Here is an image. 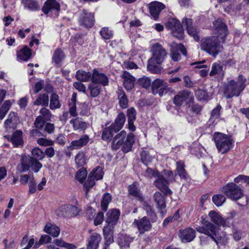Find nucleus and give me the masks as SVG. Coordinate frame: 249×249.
I'll return each mask as SVG.
<instances>
[{
    "label": "nucleus",
    "mask_w": 249,
    "mask_h": 249,
    "mask_svg": "<svg viewBox=\"0 0 249 249\" xmlns=\"http://www.w3.org/2000/svg\"><path fill=\"white\" fill-rule=\"evenodd\" d=\"M193 96L191 92L188 90L179 91L173 99V102L177 106H181L184 103H187L191 101Z\"/></svg>",
    "instance_id": "obj_14"
},
{
    "label": "nucleus",
    "mask_w": 249,
    "mask_h": 249,
    "mask_svg": "<svg viewBox=\"0 0 249 249\" xmlns=\"http://www.w3.org/2000/svg\"><path fill=\"white\" fill-rule=\"evenodd\" d=\"M119 216L120 212L118 210H110L107 213L106 222L112 225H115L118 221Z\"/></svg>",
    "instance_id": "obj_31"
},
{
    "label": "nucleus",
    "mask_w": 249,
    "mask_h": 249,
    "mask_svg": "<svg viewBox=\"0 0 249 249\" xmlns=\"http://www.w3.org/2000/svg\"><path fill=\"white\" fill-rule=\"evenodd\" d=\"M5 137L8 141L11 142L15 147H18L23 145L22 132L20 130H17L11 136H6Z\"/></svg>",
    "instance_id": "obj_20"
},
{
    "label": "nucleus",
    "mask_w": 249,
    "mask_h": 249,
    "mask_svg": "<svg viewBox=\"0 0 249 249\" xmlns=\"http://www.w3.org/2000/svg\"><path fill=\"white\" fill-rule=\"evenodd\" d=\"M168 183L167 180L164 178V176L160 174L154 181V185L167 196L171 195L172 193L167 186Z\"/></svg>",
    "instance_id": "obj_18"
},
{
    "label": "nucleus",
    "mask_w": 249,
    "mask_h": 249,
    "mask_svg": "<svg viewBox=\"0 0 249 249\" xmlns=\"http://www.w3.org/2000/svg\"><path fill=\"white\" fill-rule=\"evenodd\" d=\"M134 136L132 133L126 135L124 131H122L113 138L111 146L113 149H118L122 146V150L124 153H127L131 150L134 142Z\"/></svg>",
    "instance_id": "obj_2"
},
{
    "label": "nucleus",
    "mask_w": 249,
    "mask_h": 249,
    "mask_svg": "<svg viewBox=\"0 0 249 249\" xmlns=\"http://www.w3.org/2000/svg\"><path fill=\"white\" fill-rule=\"evenodd\" d=\"M17 121V116L16 113L14 112H11L8 116V118L5 120L4 124L6 128L8 127H13Z\"/></svg>",
    "instance_id": "obj_50"
},
{
    "label": "nucleus",
    "mask_w": 249,
    "mask_h": 249,
    "mask_svg": "<svg viewBox=\"0 0 249 249\" xmlns=\"http://www.w3.org/2000/svg\"><path fill=\"white\" fill-rule=\"evenodd\" d=\"M46 121H45L44 119H41V117L37 116L36 118L35 122L34 123V125L38 129L32 130L31 133L33 136H45V135L42 134L38 129H41L43 127V126L44 125Z\"/></svg>",
    "instance_id": "obj_33"
},
{
    "label": "nucleus",
    "mask_w": 249,
    "mask_h": 249,
    "mask_svg": "<svg viewBox=\"0 0 249 249\" xmlns=\"http://www.w3.org/2000/svg\"><path fill=\"white\" fill-rule=\"evenodd\" d=\"M42 10L45 14L54 12V14L58 15L60 11V5L55 0H47L42 7Z\"/></svg>",
    "instance_id": "obj_16"
},
{
    "label": "nucleus",
    "mask_w": 249,
    "mask_h": 249,
    "mask_svg": "<svg viewBox=\"0 0 249 249\" xmlns=\"http://www.w3.org/2000/svg\"><path fill=\"white\" fill-rule=\"evenodd\" d=\"M95 179L90 177L89 175L87 181L84 183V187L86 191V194H87L89 189L92 188L95 184Z\"/></svg>",
    "instance_id": "obj_63"
},
{
    "label": "nucleus",
    "mask_w": 249,
    "mask_h": 249,
    "mask_svg": "<svg viewBox=\"0 0 249 249\" xmlns=\"http://www.w3.org/2000/svg\"><path fill=\"white\" fill-rule=\"evenodd\" d=\"M31 163H30V167L34 171V172L37 173L39 171L40 169L42 167V165L38 160H36L32 158Z\"/></svg>",
    "instance_id": "obj_64"
},
{
    "label": "nucleus",
    "mask_w": 249,
    "mask_h": 249,
    "mask_svg": "<svg viewBox=\"0 0 249 249\" xmlns=\"http://www.w3.org/2000/svg\"><path fill=\"white\" fill-rule=\"evenodd\" d=\"M134 227L137 228L139 232L141 234L149 231L152 228L150 221L146 216H144L141 219H135L133 222Z\"/></svg>",
    "instance_id": "obj_11"
},
{
    "label": "nucleus",
    "mask_w": 249,
    "mask_h": 249,
    "mask_svg": "<svg viewBox=\"0 0 249 249\" xmlns=\"http://www.w3.org/2000/svg\"><path fill=\"white\" fill-rule=\"evenodd\" d=\"M122 77L124 79V85L126 89L129 90L132 89L134 86L135 78L126 71L124 72Z\"/></svg>",
    "instance_id": "obj_28"
},
{
    "label": "nucleus",
    "mask_w": 249,
    "mask_h": 249,
    "mask_svg": "<svg viewBox=\"0 0 249 249\" xmlns=\"http://www.w3.org/2000/svg\"><path fill=\"white\" fill-rule=\"evenodd\" d=\"M100 34L105 40L110 39L113 36V32L108 27H103L100 32Z\"/></svg>",
    "instance_id": "obj_57"
},
{
    "label": "nucleus",
    "mask_w": 249,
    "mask_h": 249,
    "mask_svg": "<svg viewBox=\"0 0 249 249\" xmlns=\"http://www.w3.org/2000/svg\"><path fill=\"white\" fill-rule=\"evenodd\" d=\"M114 129L110 125L105 128L102 132V139L106 141H110L113 137Z\"/></svg>",
    "instance_id": "obj_47"
},
{
    "label": "nucleus",
    "mask_w": 249,
    "mask_h": 249,
    "mask_svg": "<svg viewBox=\"0 0 249 249\" xmlns=\"http://www.w3.org/2000/svg\"><path fill=\"white\" fill-rule=\"evenodd\" d=\"M32 158L25 155H22L20 160V162L17 166V170L20 173L28 171L31 166L30 163Z\"/></svg>",
    "instance_id": "obj_24"
},
{
    "label": "nucleus",
    "mask_w": 249,
    "mask_h": 249,
    "mask_svg": "<svg viewBox=\"0 0 249 249\" xmlns=\"http://www.w3.org/2000/svg\"><path fill=\"white\" fill-rule=\"evenodd\" d=\"M165 7V5L161 2L158 1L152 2L149 4L150 14L152 17L156 20L159 18L160 13Z\"/></svg>",
    "instance_id": "obj_19"
},
{
    "label": "nucleus",
    "mask_w": 249,
    "mask_h": 249,
    "mask_svg": "<svg viewBox=\"0 0 249 249\" xmlns=\"http://www.w3.org/2000/svg\"><path fill=\"white\" fill-rule=\"evenodd\" d=\"M70 123L73 125L74 130H84L87 128V124L79 118L71 120Z\"/></svg>",
    "instance_id": "obj_48"
},
{
    "label": "nucleus",
    "mask_w": 249,
    "mask_h": 249,
    "mask_svg": "<svg viewBox=\"0 0 249 249\" xmlns=\"http://www.w3.org/2000/svg\"><path fill=\"white\" fill-rule=\"evenodd\" d=\"M91 82L100 86H106L108 85V78L107 75L94 69L91 76Z\"/></svg>",
    "instance_id": "obj_17"
},
{
    "label": "nucleus",
    "mask_w": 249,
    "mask_h": 249,
    "mask_svg": "<svg viewBox=\"0 0 249 249\" xmlns=\"http://www.w3.org/2000/svg\"><path fill=\"white\" fill-rule=\"evenodd\" d=\"M142 161L146 165L150 163L153 160V157L149 155L147 151H143L141 153Z\"/></svg>",
    "instance_id": "obj_56"
},
{
    "label": "nucleus",
    "mask_w": 249,
    "mask_h": 249,
    "mask_svg": "<svg viewBox=\"0 0 249 249\" xmlns=\"http://www.w3.org/2000/svg\"><path fill=\"white\" fill-rule=\"evenodd\" d=\"M32 157H30L36 160H42L45 157L44 153L38 147H36L32 149Z\"/></svg>",
    "instance_id": "obj_51"
},
{
    "label": "nucleus",
    "mask_w": 249,
    "mask_h": 249,
    "mask_svg": "<svg viewBox=\"0 0 249 249\" xmlns=\"http://www.w3.org/2000/svg\"><path fill=\"white\" fill-rule=\"evenodd\" d=\"M156 62L151 63L148 60L147 67V70L153 73L160 74L162 72V68Z\"/></svg>",
    "instance_id": "obj_46"
},
{
    "label": "nucleus",
    "mask_w": 249,
    "mask_h": 249,
    "mask_svg": "<svg viewBox=\"0 0 249 249\" xmlns=\"http://www.w3.org/2000/svg\"><path fill=\"white\" fill-rule=\"evenodd\" d=\"M112 199L111 196L108 193H106L103 195L101 201V206L103 211H107L108 208V204Z\"/></svg>",
    "instance_id": "obj_52"
},
{
    "label": "nucleus",
    "mask_w": 249,
    "mask_h": 249,
    "mask_svg": "<svg viewBox=\"0 0 249 249\" xmlns=\"http://www.w3.org/2000/svg\"><path fill=\"white\" fill-rule=\"evenodd\" d=\"M101 240L102 237L99 233H92L87 239V249H97Z\"/></svg>",
    "instance_id": "obj_23"
},
{
    "label": "nucleus",
    "mask_w": 249,
    "mask_h": 249,
    "mask_svg": "<svg viewBox=\"0 0 249 249\" xmlns=\"http://www.w3.org/2000/svg\"><path fill=\"white\" fill-rule=\"evenodd\" d=\"M221 108L220 106H218L212 110L211 116L209 120L210 122L214 123L215 120L219 117Z\"/></svg>",
    "instance_id": "obj_62"
},
{
    "label": "nucleus",
    "mask_w": 249,
    "mask_h": 249,
    "mask_svg": "<svg viewBox=\"0 0 249 249\" xmlns=\"http://www.w3.org/2000/svg\"><path fill=\"white\" fill-rule=\"evenodd\" d=\"M201 219L202 226H198L196 230L199 233L209 236L216 244H218L219 241L222 239V236L219 234L218 228L210 221L203 222Z\"/></svg>",
    "instance_id": "obj_5"
},
{
    "label": "nucleus",
    "mask_w": 249,
    "mask_h": 249,
    "mask_svg": "<svg viewBox=\"0 0 249 249\" xmlns=\"http://www.w3.org/2000/svg\"><path fill=\"white\" fill-rule=\"evenodd\" d=\"M196 233V232L195 230L188 228L184 230H180L179 237L182 242H189L195 238Z\"/></svg>",
    "instance_id": "obj_21"
},
{
    "label": "nucleus",
    "mask_w": 249,
    "mask_h": 249,
    "mask_svg": "<svg viewBox=\"0 0 249 249\" xmlns=\"http://www.w3.org/2000/svg\"><path fill=\"white\" fill-rule=\"evenodd\" d=\"M36 106H42L47 107L49 105V96L46 93L40 94L34 102Z\"/></svg>",
    "instance_id": "obj_41"
},
{
    "label": "nucleus",
    "mask_w": 249,
    "mask_h": 249,
    "mask_svg": "<svg viewBox=\"0 0 249 249\" xmlns=\"http://www.w3.org/2000/svg\"><path fill=\"white\" fill-rule=\"evenodd\" d=\"M88 89L90 91V96L92 97L98 96L101 90V87L100 85L91 82L88 86Z\"/></svg>",
    "instance_id": "obj_44"
},
{
    "label": "nucleus",
    "mask_w": 249,
    "mask_h": 249,
    "mask_svg": "<svg viewBox=\"0 0 249 249\" xmlns=\"http://www.w3.org/2000/svg\"><path fill=\"white\" fill-rule=\"evenodd\" d=\"M182 23L186 26L188 34L192 36L196 41L199 40L198 32L197 30L192 25V19L189 18H184Z\"/></svg>",
    "instance_id": "obj_22"
},
{
    "label": "nucleus",
    "mask_w": 249,
    "mask_h": 249,
    "mask_svg": "<svg viewBox=\"0 0 249 249\" xmlns=\"http://www.w3.org/2000/svg\"><path fill=\"white\" fill-rule=\"evenodd\" d=\"M215 34L221 37L222 42L224 43L228 34V27L221 19H218L213 23Z\"/></svg>",
    "instance_id": "obj_12"
},
{
    "label": "nucleus",
    "mask_w": 249,
    "mask_h": 249,
    "mask_svg": "<svg viewBox=\"0 0 249 249\" xmlns=\"http://www.w3.org/2000/svg\"><path fill=\"white\" fill-rule=\"evenodd\" d=\"M246 78L243 75H240L237 78L225 83L223 85L225 97L227 99H231L234 96H239L246 86Z\"/></svg>",
    "instance_id": "obj_1"
},
{
    "label": "nucleus",
    "mask_w": 249,
    "mask_h": 249,
    "mask_svg": "<svg viewBox=\"0 0 249 249\" xmlns=\"http://www.w3.org/2000/svg\"><path fill=\"white\" fill-rule=\"evenodd\" d=\"M89 175L95 180L101 179L103 176L102 168L99 166L96 167L90 173Z\"/></svg>",
    "instance_id": "obj_53"
},
{
    "label": "nucleus",
    "mask_w": 249,
    "mask_h": 249,
    "mask_svg": "<svg viewBox=\"0 0 249 249\" xmlns=\"http://www.w3.org/2000/svg\"><path fill=\"white\" fill-rule=\"evenodd\" d=\"M31 50L27 46H25L23 48L18 52L17 58L19 60L26 61L31 58Z\"/></svg>",
    "instance_id": "obj_37"
},
{
    "label": "nucleus",
    "mask_w": 249,
    "mask_h": 249,
    "mask_svg": "<svg viewBox=\"0 0 249 249\" xmlns=\"http://www.w3.org/2000/svg\"><path fill=\"white\" fill-rule=\"evenodd\" d=\"M51 237L48 235H43L41 236L38 242H36L34 246L35 249H37L39 247L43 244H47L51 242Z\"/></svg>",
    "instance_id": "obj_58"
},
{
    "label": "nucleus",
    "mask_w": 249,
    "mask_h": 249,
    "mask_svg": "<svg viewBox=\"0 0 249 249\" xmlns=\"http://www.w3.org/2000/svg\"><path fill=\"white\" fill-rule=\"evenodd\" d=\"M225 73L222 65L217 63L213 64L212 70L210 72V76H215L218 80H222L224 78Z\"/></svg>",
    "instance_id": "obj_25"
},
{
    "label": "nucleus",
    "mask_w": 249,
    "mask_h": 249,
    "mask_svg": "<svg viewBox=\"0 0 249 249\" xmlns=\"http://www.w3.org/2000/svg\"><path fill=\"white\" fill-rule=\"evenodd\" d=\"M111 226H107L103 229L104 238L105 240V246H109L114 242L113 231Z\"/></svg>",
    "instance_id": "obj_34"
},
{
    "label": "nucleus",
    "mask_w": 249,
    "mask_h": 249,
    "mask_svg": "<svg viewBox=\"0 0 249 249\" xmlns=\"http://www.w3.org/2000/svg\"><path fill=\"white\" fill-rule=\"evenodd\" d=\"M221 192L228 198L232 200H237L243 196V191L240 186L234 183H230L224 186Z\"/></svg>",
    "instance_id": "obj_6"
},
{
    "label": "nucleus",
    "mask_w": 249,
    "mask_h": 249,
    "mask_svg": "<svg viewBox=\"0 0 249 249\" xmlns=\"http://www.w3.org/2000/svg\"><path fill=\"white\" fill-rule=\"evenodd\" d=\"M21 3L25 8L31 11H37L40 8L38 2L36 0H21Z\"/></svg>",
    "instance_id": "obj_40"
},
{
    "label": "nucleus",
    "mask_w": 249,
    "mask_h": 249,
    "mask_svg": "<svg viewBox=\"0 0 249 249\" xmlns=\"http://www.w3.org/2000/svg\"><path fill=\"white\" fill-rule=\"evenodd\" d=\"M11 102L9 100H7L4 102L2 106L0 108V119L2 120L4 118L6 113L8 111L11 107Z\"/></svg>",
    "instance_id": "obj_54"
},
{
    "label": "nucleus",
    "mask_w": 249,
    "mask_h": 249,
    "mask_svg": "<svg viewBox=\"0 0 249 249\" xmlns=\"http://www.w3.org/2000/svg\"><path fill=\"white\" fill-rule=\"evenodd\" d=\"M61 106L59 98L56 93H53L50 97V108L52 110L60 108Z\"/></svg>",
    "instance_id": "obj_42"
},
{
    "label": "nucleus",
    "mask_w": 249,
    "mask_h": 249,
    "mask_svg": "<svg viewBox=\"0 0 249 249\" xmlns=\"http://www.w3.org/2000/svg\"><path fill=\"white\" fill-rule=\"evenodd\" d=\"M75 161L77 167H80L86 164L85 155L83 152L80 151L75 157Z\"/></svg>",
    "instance_id": "obj_49"
},
{
    "label": "nucleus",
    "mask_w": 249,
    "mask_h": 249,
    "mask_svg": "<svg viewBox=\"0 0 249 249\" xmlns=\"http://www.w3.org/2000/svg\"><path fill=\"white\" fill-rule=\"evenodd\" d=\"M213 201L217 206H220L226 201V197L222 195H215L213 197Z\"/></svg>",
    "instance_id": "obj_61"
},
{
    "label": "nucleus",
    "mask_w": 249,
    "mask_h": 249,
    "mask_svg": "<svg viewBox=\"0 0 249 249\" xmlns=\"http://www.w3.org/2000/svg\"><path fill=\"white\" fill-rule=\"evenodd\" d=\"M87 176V170L84 168H82L77 171L76 178L80 183H83L86 178Z\"/></svg>",
    "instance_id": "obj_59"
},
{
    "label": "nucleus",
    "mask_w": 249,
    "mask_h": 249,
    "mask_svg": "<svg viewBox=\"0 0 249 249\" xmlns=\"http://www.w3.org/2000/svg\"><path fill=\"white\" fill-rule=\"evenodd\" d=\"M65 55L63 52L60 49H57L54 52L52 59L53 61L56 65H59L61 62L64 59Z\"/></svg>",
    "instance_id": "obj_45"
},
{
    "label": "nucleus",
    "mask_w": 249,
    "mask_h": 249,
    "mask_svg": "<svg viewBox=\"0 0 249 249\" xmlns=\"http://www.w3.org/2000/svg\"><path fill=\"white\" fill-rule=\"evenodd\" d=\"M176 170L181 179L186 180L189 178L188 175L185 170V164L183 161L180 160L177 162Z\"/></svg>",
    "instance_id": "obj_39"
},
{
    "label": "nucleus",
    "mask_w": 249,
    "mask_h": 249,
    "mask_svg": "<svg viewBox=\"0 0 249 249\" xmlns=\"http://www.w3.org/2000/svg\"><path fill=\"white\" fill-rule=\"evenodd\" d=\"M213 139L219 153L225 154L232 147L233 140L230 135L215 132L213 135Z\"/></svg>",
    "instance_id": "obj_4"
},
{
    "label": "nucleus",
    "mask_w": 249,
    "mask_h": 249,
    "mask_svg": "<svg viewBox=\"0 0 249 249\" xmlns=\"http://www.w3.org/2000/svg\"><path fill=\"white\" fill-rule=\"evenodd\" d=\"M170 51V56L172 59L174 61H178L181 58L178 51H180L183 55L185 56L187 55V51L184 46L181 44H177L173 42L171 46Z\"/></svg>",
    "instance_id": "obj_15"
},
{
    "label": "nucleus",
    "mask_w": 249,
    "mask_h": 249,
    "mask_svg": "<svg viewBox=\"0 0 249 249\" xmlns=\"http://www.w3.org/2000/svg\"><path fill=\"white\" fill-rule=\"evenodd\" d=\"M128 192L129 196L134 197L139 201H143V197L142 194L135 183L131 184L128 187Z\"/></svg>",
    "instance_id": "obj_30"
},
{
    "label": "nucleus",
    "mask_w": 249,
    "mask_h": 249,
    "mask_svg": "<svg viewBox=\"0 0 249 249\" xmlns=\"http://www.w3.org/2000/svg\"><path fill=\"white\" fill-rule=\"evenodd\" d=\"M152 57L149 59L150 62H156L158 64H161L167 56V52L163 47L159 43L152 45L151 48Z\"/></svg>",
    "instance_id": "obj_7"
},
{
    "label": "nucleus",
    "mask_w": 249,
    "mask_h": 249,
    "mask_svg": "<svg viewBox=\"0 0 249 249\" xmlns=\"http://www.w3.org/2000/svg\"><path fill=\"white\" fill-rule=\"evenodd\" d=\"M209 216L211 221L216 225L223 226L225 225V221L219 213L211 211L209 213Z\"/></svg>",
    "instance_id": "obj_36"
},
{
    "label": "nucleus",
    "mask_w": 249,
    "mask_h": 249,
    "mask_svg": "<svg viewBox=\"0 0 249 249\" xmlns=\"http://www.w3.org/2000/svg\"><path fill=\"white\" fill-rule=\"evenodd\" d=\"M78 23L81 26L86 28L92 27L94 23L93 14L89 12L87 10H80L78 12Z\"/></svg>",
    "instance_id": "obj_9"
},
{
    "label": "nucleus",
    "mask_w": 249,
    "mask_h": 249,
    "mask_svg": "<svg viewBox=\"0 0 249 249\" xmlns=\"http://www.w3.org/2000/svg\"><path fill=\"white\" fill-rule=\"evenodd\" d=\"M53 243L57 246L64 247L67 249H75L76 246L73 244L65 242L62 239H56L54 240Z\"/></svg>",
    "instance_id": "obj_55"
},
{
    "label": "nucleus",
    "mask_w": 249,
    "mask_h": 249,
    "mask_svg": "<svg viewBox=\"0 0 249 249\" xmlns=\"http://www.w3.org/2000/svg\"><path fill=\"white\" fill-rule=\"evenodd\" d=\"M133 238L126 234H120L117 239L120 249H129L130 244L133 241Z\"/></svg>",
    "instance_id": "obj_26"
},
{
    "label": "nucleus",
    "mask_w": 249,
    "mask_h": 249,
    "mask_svg": "<svg viewBox=\"0 0 249 249\" xmlns=\"http://www.w3.org/2000/svg\"><path fill=\"white\" fill-rule=\"evenodd\" d=\"M118 98L120 107L126 108L128 106V99L124 91L121 88H119L117 91Z\"/></svg>",
    "instance_id": "obj_35"
},
{
    "label": "nucleus",
    "mask_w": 249,
    "mask_h": 249,
    "mask_svg": "<svg viewBox=\"0 0 249 249\" xmlns=\"http://www.w3.org/2000/svg\"><path fill=\"white\" fill-rule=\"evenodd\" d=\"M79 213V208L71 205H62L56 211L57 215L63 217L76 216Z\"/></svg>",
    "instance_id": "obj_10"
},
{
    "label": "nucleus",
    "mask_w": 249,
    "mask_h": 249,
    "mask_svg": "<svg viewBox=\"0 0 249 249\" xmlns=\"http://www.w3.org/2000/svg\"><path fill=\"white\" fill-rule=\"evenodd\" d=\"M168 84L162 79H157L152 84V93L155 94H158L160 96L163 95L164 93L168 91Z\"/></svg>",
    "instance_id": "obj_13"
},
{
    "label": "nucleus",
    "mask_w": 249,
    "mask_h": 249,
    "mask_svg": "<svg viewBox=\"0 0 249 249\" xmlns=\"http://www.w3.org/2000/svg\"><path fill=\"white\" fill-rule=\"evenodd\" d=\"M39 113H40V115L38 116V117H41V119H44L45 121H49L50 120L52 117V114L50 111L46 107L42 108L40 111Z\"/></svg>",
    "instance_id": "obj_60"
},
{
    "label": "nucleus",
    "mask_w": 249,
    "mask_h": 249,
    "mask_svg": "<svg viewBox=\"0 0 249 249\" xmlns=\"http://www.w3.org/2000/svg\"><path fill=\"white\" fill-rule=\"evenodd\" d=\"M44 231L46 233L51 235L54 237H58L60 232V229L58 227L51 223L46 224L44 227Z\"/></svg>",
    "instance_id": "obj_38"
},
{
    "label": "nucleus",
    "mask_w": 249,
    "mask_h": 249,
    "mask_svg": "<svg viewBox=\"0 0 249 249\" xmlns=\"http://www.w3.org/2000/svg\"><path fill=\"white\" fill-rule=\"evenodd\" d=\"M89 141V137L87 135H82L79 139L72 141L70 145L71 149H77L86 145Z\"/></svg>",
    "instance_id": "obj_32"
},
{
    "label": "nucleus",
    "mask_w": 249,
    "mask_h": 249,
    "mask_svg": "<svg viewBox=\"0 0 249 249\" xmlns=\"http://www.w3.org/2000/svg\"><path fill=\"white\" fill-rule=\"evenodd\" d=\"M92 74L89 72H86L84 71L79 70L76 72V79L81 82L88 81L90 79L91 80Z\"/></svg>",
    "instance_id": "obj_43"
},
{
    "label": "nucleus",
    "mask_w": 249,
    "mask_h": 249,
    "mask_svg": "<svg viewBox=\"0 0 249 249\" xmlns=\"http://www.w3.org/2000/svg\"><path fill=\"white\" fill-rule=\"evenodd\" d=\"M154 199L160 213L164 214V211H163V210L166 208V203L163 196L160 192H156L154 194Z\"/></svg>",
    "instance_id": "obj_27"
},
{
    "label": "nucleus",
    "mask_w": 249,
    "mask_h": 249,
    "mask_svg": "<svg viewBox=\"0 0 249 249\" xmlns=\"http://www.w3.org/2000/svg\"><path fill=\"white\" fill-rule=\"evenodd\" d=\"M201 48L213 57H215L223 50L217 36H212L203 38L201 40Z\"/></svg>",
    "instance_id": "obj_3"
},
{
    "label": "nucleus",
    "mask_w": 249,
    "mask_h": 249,
    "mask_svg": "<svg viewBox=\"0 0 249 249\" xmlns=\"http://www.w3.org/2000/svg\"><path fill=\"white\" fill-rule=\"evenodd\" d=\"M125 121V116L123 113H119L115 120L114 123L110 126L114 129V132L119 131L123 127Z\"/></svg>",
    "instance_id": "obj_29"
},
{
    "label": "nucleus",
    "mask_w": 249,
    "mask_h": 249,
    "mask_svg": "<svg viewBox=\"0 0 249 249\" xmlns=\"http://www.w3.org/2000/svg\"><path fill=\"white\" fill-rule=\"evenodd\" d=\"M166 27L171 30L175 37L179 39L183 38L184 30L179 20L174 18H169L166 24Z\"/></svg>",
    "instance_id": "obj_8"
}]
</instances>
